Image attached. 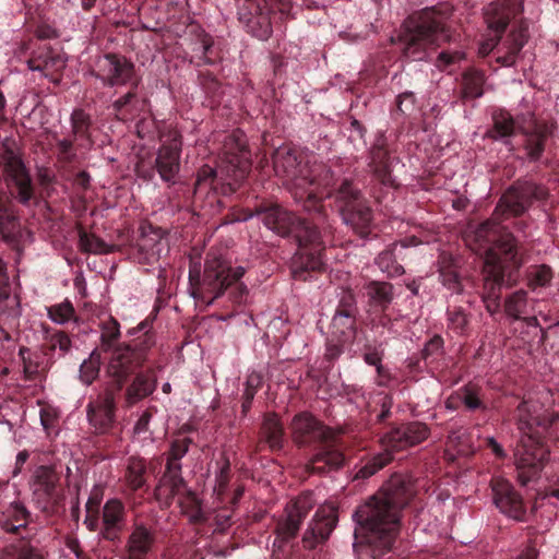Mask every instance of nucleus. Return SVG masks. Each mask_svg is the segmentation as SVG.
Masks as SVG:
<instances>
[{
  "instance_id": "nucleus-1",
  "label": "nucleus",
  "mask_w": 559,
  "mask_h": 559,
  "mask_svg": "<svg viewBox=\"0 0 559 559\" xmlns=\"http://www.w3.org/2000/svg\"><path fill=\"white\" fill-rule=\"evenodd\" d=\"M417 481L394 474L353 514V550L357 559H382L390 554L401 528L402 511L415 498Z\"/></svg>"
},
{
  "instance_id": "nucleus-2",
  "label": "nucleus",
  "mask_w": 559,
  "mask_h": 559,
  "mask_svg": "<svg viewBox=\"0 0 559 559\" xmlns=\"http://www.w3.org/2000/svg\"><path fill=\"white\" fill-rule=\"evenodd\" d=\"M466 245L479 255H484L481 270V299L490 314L501 308V290L512 286L524 264L522 247L516 238L500 223L489 218L469 227L465 234Z\"/></svg>"
},
{
  "instance_id": "nucleus-3",
  "label": "nucleus",
  "mask_w": 559,
  "mask_h": 559,
  "mask_svg": "<svg viewBox=\"0 0 559 559\" xmlns=\"http://www.w3.org/2000/svg\"><path fill=\"white\" fill-rule=\"evenodd\" d=\"M305 190L311 194L300 200L305 211L325 224L328 219L323 198L333 199L335 210L343 223L350 227L360 238H367L373 226V212L359 188L352 179L343 178L340 182L331 168L323 164L310 166L306 175Z\"/></svg>"
},
{
  "instance_id": "nucleus-4",
  "label": "nucleus",
  "mask_w": 559,
  "mask_h": 559,
  "mask_svg": "<svg viewBox=\"0 0 559 559\" xmlns=\"http://www.w3.org/2000/svg\"><path fill=\"white\" fill-rule=\"evenodd\" d=\"M257 213L263 224L282 237H293L298 246L292 259V274L295 280L306 281L311 272L324 269L322 253L325 246L321 235L324 223L312 215V219L297 216L281 204L261 201L257 204Z\"/></svg>"
},
{
  "instance_id": "nucleus-5",
  "label": "nucleus",
  "mask_w": 559,
  "mask_h": 559,
  "mask_svg": "<svg viewBox=\"0 0 559 559\" xmlns=\"http://www.w3.org/2000/svg\"><path fill=\"white\" fill-rule=\"evenodd\" d=\"M558 419V414H548L536 402L523 400L518 405L515 421L522 438L514 457L518 481L522 486L539 478L549 459V450L543 439L549 435V429Z\"/></svg>"
},
{
  "instance_id": "nucleus-6",
  "label": "nucleus",
  "mask_w": 559,
  "mask_h": 559,
  "mask_svg": "<svg viewBox=\"0 0 559 559\" xmlns=\"http://www.w3.org/2000/svg\"><path fill=\"white\" fill-rule=\"evenodd\" d=\"M141 354L134 355L128 347L115 352L106 365V374L110 379L96 397H91L85 411L94 433L118 438L121 429L117 421V399L121 394L130 374L139 367Z\"/></svg>"
},
{
  "instance_id": "nucleus-7",
  "label": "nucleus",
  "mask_w": 559,
  "mask_h": 559,
  "mask_svg": "<svg viewBox=\"0 0 559 559\" xmlns=\"http://www.w3.org/2000/svg\"><path fill=\"white\" fill-rule=\"evenodd\" d=\"M451 15L452 9L447 4L414 12L404 21L397 39L392 40L405 58L423 60L429 47H440L452 40Z\"/></svg>"
},
{
  "instance_id": "nucleus-8",
  "label": "nucleus",
  "mask_w": 559,
  "mask_h": 559,
  "mask_svg": "<svg viewBox=\"0 0 559 559\" xmlns=\"http://www.w3.org/2000/svg\"><path fill=\"white\" fill-rule=\"evenodd\" d=\"M290 432L296 445L316 450L307 464L310 474L325 475L344 466L346 459L336 433L311 413L296 414L290 423Z\"/></svg>"
},
{
  "instance_id": "nucleus-9",
  "label": "nucleus",
  "mask_w": 559,
  "mask_h": 559,
  "mask_svg": "<svg viewBox=\"0 0 559 559\" xmlns=\"http://www.w3.org/2000/svg\"><path fill=\"white\" fill-rule=\"evenodd\" d=\"M243 266H230L219 257L207 258L204 265L202 280L193 287V297L206 305H212L228 288L233 304L241 305L246 301L248 288L239 280L245 275Z\"/></svg>"
},
{
  "instance_id": "nucleus-10",
  "label": "nucleus",
  "mask_w": 559,
  "mask_h": 559,
  "mask_svg": "<svg viewBox=\"0 0 559 559\" xmlns=\"http://www.w3.org/2000/svg\"><path fill=\"white\" fill-rule=\"evenodd\" d=\"M0 176L11 195L22 205L35 198V186L14 139L5 138L0 145Z\"/></svg>"
},
{
  "instance_id": "nucleus-11",
  "label": "nucleus",
  "mask_w": 559,
  "mask_h": 559,
  "mask_svg": "<svg viewBox=\"0 0 559 559\" xmlns=\"http://www.w3.org/2000/svg\"><path fill=\"white\" fill-rule=\"evenodd\" d=\"M32 514L20 501L9 503L0 513V528L19 538L14 546V559H44L37 545L34 544L37 528L31 526Z\"/></svg>"
},
{
  "instance_id": "nucleus-12",
  "label": "nucleus",
  "mask_w": 559,
  "mask_h": 559,
  "mask_svg": "<svg viewBox=\"0 0 559 559\" xmlns=\"http://www.w3.org/2000/svg\"><path fill=\"white\" fill-rule=\"evenodd\" d=\"M272 163L275 175L283 180V185L289 190L294 200L310 195L304 189L307 182L305 178L310 168L304 152L288 144L282 145L274 150Z\"/></svg>"
},
{
  "instance_id": "nucleus-13",
  "label": "nucleus",
  "mask_w": 559,
  "mask_h": 559,
  "mask_svg": "<svg viewBox=\"0 0 559 559\" xmlns=\"http://www.w3.org/2000/svg\"><path fill=\"white\" fill-rule=\"evenodd\" d=\"M292 0H243L238 9V21L253 37L266 40L273 32L272 14L275 10L288 16Z\"/></svg>"
},
{
  "instance_id": "nucleus-14",
  "label": "nucleus",
  "mask_w": 559,
  "mask_h": 559,
  "mask_svg": "<svg viewBox=\"0 0 559 559\" xmlns=\"http://www.w3.org/2000/svg\"><path fill=\"white\" fill-rule=\"evenodd\" d=\"M100 344L95 349H99L100 353L110 354L108 358V362L111 360L112 355L116 350L128 347L132 354L136 355L141 354L142 360L139 364V367H142L144 361L147 358V352L155 345V335L150 330L151 323L148 320L142 321L133 332L140 333L138 337L132 340L130 343H121L117 344L120 338V324L114 317H108L100 324Z\"/></svg>"
},
{
  "instance_id": "nucleus-15",
  "label": "nucleus",
  "mask_w": 559,
  "mask_h": 559,
  "mask_svg": "<svg viewBox=\"0 0 559 559\" xmlns=\"http://www.w3.org/2000/svg\"><path fill=\"white\" fill-rule=\"evenodd\" d=\"M190 442L189 438L174 440L167 453L165 472L154 491L155 498L167 507L186 486L180 461L189 451Z\"/></svg>"
},
{
  "instance_id": "nucleus-16",
  "label": "nucleus",
  "mask_w": 559,
  "mask_h": 559,
  "mask_svg": "<svg viewBox=\"0 0 559 559\" xmlns=\"http://www.w3.org/2000/svg\"><path fill=\"white\" fill-rule=\"evenodd\" d=\"M314 507L311 495H300L290 500L284 508L283 513L277 518L274 534V547L280 550L294 540L304 524V521Z\"/></svg>"
},
{
  "instance_id": "nucleus-17",
  "label": "nucleus",
  "mask_w": 559,
  "mask_h": 559,
  "mask_svg": "<svg viewBox=\"0 0 559 559\" xmlns=\"http://www.w3.org/2000/svg\"><path fill=\"white\" fill-rule=\"evenodd\" d=\"M548 197L549 190L546 186L528 179L518 180L501 197L496 211L500 210L503 214L519 216L534 202H544Z\"/></svg>"
},
{
  "instance_id": "nucleus-18",
  "label": "nucleus",
  "mask_w": 559,
  "mask_h": 559,
  "mask_svg": "<svg viewBox=\"0 0 559 559\" xmlns=\"http://www.w3.org/2000/svg\"><path fill=\"white\" fill-rule=\"evenodd\" d=\"M181 135L177 130L160 131V146L157 150L154 168L163 181L175 183L180 170Z\"/></svg>"
},
{
  "instance_id": "nucleus-19",
  "label": "nucleus",
  "mask_w": 559,
  "mask_h": 559,
  "mask_svg": "<svg viewBox=\"0 0 559 559\" xmlns=\"http://www.w3.org/2000/svg\"><path fill=\"white\" fill-rule=\"evenodd\" d=\"M430 433L428 426L420 421L404 423L391 427L380 437L382 450L391 453L403 451L425 441Z\"/></svg>"
},
{
  "instance_id": "nucleus-20",
  "label": "nucleus",
  "mask_w": 559,
  "mask_h": 559,
  "mask_svg": "<svg viewBox=\"0 0 559 559\" xmlns=\"http://www.w3.org/2000/svg\"><path fill=\"white\" fill-rule=\"evenodd\" d=\"M338 522L337 510L332 506L320 507L309 522L302 538V547L307 550L316 549L324 544L331 536Z\"/></svg>"
},
{
  "instance_id": "nucleus-21",
  "label": "nucleus",
  "mask_w": 559,
  "mask_h": 559,
  "mask_svg": "<svg viewBox=\"0 0 559 559\" xmlns=\"http://www.w3.org/2000/svg\"><path fill=\"white\" fill-rule=\"evenodd\" d=\"M96 76L102 80L105 86L126 85L134 82V64L124 56L106 53L97 62Z\"/></svg>"
},
{
  "instance_id": "nucleus-22",
  "label": "nucleus",
  "mask_w": 559,
  "mask_h": 559,
  "mask_svg": "<svg viewBox=\"0 0 559 559\" xmlns=\"http://www.w3.org/2000/svg\"><path fill=\"white\" fill-rule=\"evenodd\" d=\"M224 156L227 163V173H231L236 182L243 180L251 168V154L242 132L237 131L226 138Z\"/></svg>"
},
{
  "instance_id": "nucleus-23",
  "label": "nucleus",
  "mask_w": 559,
  "mask_h": 559,
  "mask_svg": "<svg viewBox=\"0 0 559 559\" xmlns=\"http://www.w3.org/2000/svg\"><path fill=\"white\" fill-rule=\"evenodd\" d=\"M490 487L493 502L500 512L520 522L525 520L524 500L510 481L500 477L492 478Z\"/></svg>"
},
{
  "instance_id": "nucleus-24",
  "label": "nucleus",
  "mask_w": 559,
  "mask_h": 559,
  "mask_svg": "<svg viewBox=\"0 0 559 559\" xmlns=\"http://www.w3.org/2000/svg\"><path fill=\"white\" fill-rule=\"evenodd\" d=\"M368 158V168L372 180L382 187L396 188L397 186L392 177V158L383 134L377 136L369 150Z\"/></svg>"
},
{
  "instance_id": "nucleus-25",
  "label": "nucleus",
  "mask_w": 559,
  "mask_h": 559,
  "mask_svg": "<svg viewBox=\"0 0 559 559\" xmlns=\"http://www.w3.org/2000/svg\"><path fill=\"white\" fill-rule=\"evenodd\" d=\"M67 59L59 50L48 45H43L33 51L27 61L32 71H39L52 83L59 84L61 73L66 68Z\"/></svg>"
},
{
  "instance_id": "nucleus-26",
  "label": "nucleus",
  "mask_w": 559,
  "mask_h": 559,
  "mask_svg": "<svg viewBox=\"0 0 559 559\" xmlns=\"http://www.w3.org/2000/svg\"><path fill=\"white\" fill-rule=\"evenodd\" d=\"M32 489L34 496L47 504L57 506L62 499L60 475L52 466L36 467L32 477Z\"/></svg>"
},
{
  "instance_id": "nucleus-27",
  "label": "nucleus",
  "mask_w": 559,
  "mask_h": 559,
  "mask_svg": "<svg viewBox=\"0 0 559 559\" xmlns=\"http://www.w3.org/2000/svg\"><path fill=\"white\" fill-rule=\"evenodd\" d=\"M100 539L118 543L126 527L127 512L123 502L117 498L108 499L103 506Z\"/></svg>"
},
{
  "instance_id": "nucleus-28",
  "label": "nucleus",
  "mask_w": 559,
  "mask_h": 559,
  "mask_svg": "<svg viewBox=\"0 0 559 559\" xmlns=\"http://www.w3.org/2000/svg\"><path fill=\"white\" fill-rule=\"evenodd\" d=\"M138 367L133 371V379L126 386L123 392L124 407L130 408L140 401L148 397L157 388V374L156 371L159 367L147 368L143 371L136 372ZM132 376V373L130 374Z\"/></svg>"
},
{
  "instance_id": "nucleus-29",
  "label": "nucleus",
  "mask_w": 559,
  "mask_h": 559,
  "mask_svg": "<svg viewBox=\"0 0 559 559\" xmlns=\"http://www.w3.org/2000/svg\"><path fill=\"white\" fill-rule=\"evenodd\" d=\"M520 133L523 136V150L526 158L536 163L539 162L550 135L548 126L545 122L533 121L527 127H521Z\"/></svg>"
},
{
  "instance_id": "nucleus-30",
  "label": "nucleus",
  "mask_w": 559,
  "mask_h": 559,
  "mask_svg": "<svg viewBox=\"0 0 559 559\" xmlns=\"http://www.w3.org/2000/svg\"><path fill=\"white\" fill-rule=\"evenodd\" d=\"M522 11V3L513 0L491 2L485 10V20L488 28L495 34L502 35L507 29L512 16Z\"/></svg>"
},
{
  "instance_id": "nucleus-31",
  "label": "nucleus",
  "mask_w": 559,
  "mask_h": 559,
  "mask_svg": "<svg viewBox=\"0 0 559 559\" xmlns=\"http://www.w3.org/2000/svg\"><path fill=\"white\" fill-rule=\"evenodd\" d=\"M21 233L20 219L12 202L5 192L0 190V237L9 245L19 242Z\"/></svg>"
},
{
  "instance_id": "nucleus-32",
  "label": "nucleus",
  "mask_w": 559,
  "mask_h": 559,
  "mask_svg": "<svg viewBox=\"0 0 559 559\" xmlns=\"http://www.w3.org/2000/svg\"><path fill=\"white\" fill-rule=\"evenodd\" d=\"M155 543V536L143 524H136L128 537L127 555L122 559H146Z\"/></svg>"
},
{
  "instance_id": "nucleus-33",
  "label": "nucleus",
  "mask_w": 559,
  "mask_h": 559,
  "mask_svg": "<svg viewBox=\"0 0 559 559\" xmlns=\"http://www.w3.org/2000/svg\"><path fill=\"white\" fill-rule=\"evenodd\" d=\"M492 126L486 131V136L508 144L510 139L520 131L513 116L503 108H497L491 114Z\"/></svg>"
},
{
  "instance_id": "nucleus-34",
  "label": "nucleus",
  "mask_w": 559,
  "mask_h": 559,
  "mask_svg": "<svg viewBox=\"0 0 559 559\" xmlns=\"http://www.w3.org/2000/svg\"><path fill=\"white\" fill-rule=\"evenodd\" d=\"M139 81L132 82L130 90L117 98L111 107L117 119L127 121L134 118L144 108L146 100L140 99L136 93Z\"/></svg>"
},
{
  "instance_id": "nucleus-35",
  "label": "nucleus",
  "mask_w": 559,
  "mask_h": 559,
  "mask_svg": "<svg viewBox=\"0 0 559 559\" xmlns=\"http://www.w3.org/2000/svg\"><path fill=\"white\" fill-rule=\"evenodd\" d=\"M356 316L335 312L330 324L331 342L352 344L356 338Z\"/></svg>"
},
{
  "instance_id": "nucleus-36",
  "label": "nucleus",
  "mask_w": 559,
  "mask_h": 559,
  "mask_svg": "<svg viewBox=\"0 0 559 559\" xmlns=\"http://www.w3.org/2000/svg\"><path fill=\"white\" fill-rule=\"evenodd\" d=\"M406 248L404 243H391L376 258V264L389 277H396L404 274L405 270L399 260L402 259L403 250Z\"/></svg>"
},
{
  "instance_id": "nucleus-37",
  "label": "nucleus",
  "mask_w": 559,
  "mask_h": 559,
  "mask_svg": "<svg viewBox=\"0 0 559 559\" xmlns=\"http://www.w3.org/2000/svg\"><path fill=\"white\" fill-rule=\"evenodd\" d=\"M138 259L141 263L151 264L159 259L160 255V235L157 230L150 227V233L142 227L140 238L136 240Z\"/></svg>"
},
{
  "instance_id": "nucleus-38",
  "label": "nucleus",
  "mask_w": 559,
  "mask_h": 559,
  "mask_svg": "<svg viewBox=\"0 0 559 559\" xmlns=\"http://www.w3.org/2000/svg\"><path fill=\"white\" fill-rule=\"evenodd\" d=\"M46 356H48V352L45 348L39 352L32 350L26 346L20 347L19 357L23 365V373L26 381H35L46 371V366L44 365Z\"/></svg>"
},
{
  "instance_id": "nucleus-39",
  "label": "nucleus",
  "mask_w": 559,
  "mask_h": 559,
  "mask_svg": "<svg viewBox=\"0 0 559 559\" xmlns=\"http://www.w3.org/2000/svg\"><path fill=\"white\" fill-rule=\"evenodd\" d=\"M365 289L370 306L385 312L394 298L393 285L389 282L371 281Z\"/></svg>"
},
{
  "instance_id": "nucleus-40",
  "label": "nucleus",
  "mask_w": 559,
  "mask_h": 559,
  "mask_svg": "<svg viewBox=\"0 0 559 559\" xmlns=\"http://www.w3.org/2000/svg\"><path fill=\"white\" fill-rule=\"evenodd\" d=\"M261 440L272 451H280L284 444V428L276 414H266L261 426Z\"/></svg>"
},
{
  "instance_id": "nucleus-41",
  "label": "nucleus",
  "mask_w": 559,
  "mask_h": 559,
  "mask_svg": "<svg viewBox=\"0 0 559 559\" xmlns=\"http://www.w3.org/2000/svg\"><path fill=\"white\" fill-rule=\"evenodd\" d=\"M123 481L132 492L146 486V463L144 459L130 456L127 460Z\"/></svg>"
},
{
  "instance_id": "nucleus-42",
  "label": "nucleus",
  "mask_w": 559,
  "mask_h": 559,
  "mask_svg": "<svg viewBox=\"0 0 559 559\" xmlns=\"http://www.w3.org/2000/svg\"><path fill=\"white\" fill-rule=\"evenodd\" d=\"M486 82L485 73L475 68L466 69L462 74L461 98L476 99L484 95V85Z\"/></svg>"
},
{
  "instance_id": "nucleus-43",
  "label": "nucleus",
  "mask_w": 559,
  "mask_h": 559,
  "mask_svg": "<svg viewBox=\"0 0 559 559\" xmlns=\"http://www.w3.org/2000/svg\"><path fill=\"white\" fill-rule=\"evenodd\" d=\"M527 40V26L521 23L516 29H513L508 39V50L503 56L497 58V62L504 67H511L515 63L518 55Z\"/></svg>"
},
{
  "instance_id": "nucleus-44",
  "label": "nucleus",
  "mask_w": 559,
  "mask_h": 559,
  "mask_svg": "<svg viewBox=\"0 0 559 559\" xmlns=\"http://www.w3.org/2000/svg\"><path fill=\"white\" fill-rule=\"evenodd\" d=\"M447 328L459 336H467L471 333L472 314L461 306L447 309Z\"/></svg>"
},
{
  "instance_id": "nucleus-45",
  "label": "nucleus",
  "mask_w": 559,
  "mask_h": 559,
  "mask_svg": "<svg viewBox=\"0 0 559 559\" xmlns=\"http://www.w3.org/2000/svg\"><path fill=\"white\" fill-rule=\"evenodd\" d=\"M456 400L461 402L466 411H486L487 405L483 400V390L479 385L467 383L456 392Z\"/></svg>"
},
{
  "instance_id": "nucleus-46",
  "label": "nucleus",
  "mask_w": 559,
  "mask_h": 559,
  "mask_svg": "<svg viewBox=\"0 0 559 559\" xmlns=\"http://www.w3.org/2000/svg\"><path fill=\"white\" fill-rule=\"evenodd\" d=\"M393 460V455L385 450L372 455L356 467L354 480H365L373 476Z\"/></svg>"
},
{
  "instance_id": "nucleus-47",
  "label": "nucleus",
  "mask_w": 559,
  "mask_h": 559,
  "mask_svg": "<svg viewBox=\"0 0 559 559\" xmlns=\"http://www.w3.org/2000/svg\"><path fill=\"white\" fill-rule=\"evenodd\" d=\"M503 309L509 318L515 321L522 320L523 314H528L530 300L527 293L520 289L508 295L504 299Z\"/></svg>"
},
{
  "instance_id": "nucleus-48",
  "label": "nucleus",
  "mask_w": 559,
  "mask_h": 559,
  "mask_svg": "<svg viewBox=\"0 0 559 559\" xmlns=\"http://www.w3.org/2000/svg\"><path fill=\"white\" fill-rule=\"evenodd\" d=\"M182 499L180 506L182 512L189 518V521L193 524H203L206 521V516L202 510L201 500L190 489L186 487L181 489Z\"/></svg>"
},
{
  "instance_id": "nucleus-49",
  "label": "nucleus",
  "mask_w": 559,
  "mask_h": 559,
  "mask_svg": "<svg viewBox=\"0 0 559 559\" xmlns=\"http://www.w3.org/2000/svg\"><path fill=\"white\" fill-rule=\"evenodd\" d=\"M193 51L197 52L199 59L195 63L198 67L202 64H214L219 58L213 37L206 33L199 35Z\"/></svg>"
},
{
  "instance_id": "nucleus-50",
  "label": "nucleus",
  "mask_w": 559,
  "mask_h": 559,
  "mask_svg": "<svg viewBox=\"0 0 559 559\" xmlns=\"http://www.w3.org/2000/svg\"><path fill=\"white\" fill-rule=\"evenodd\" d=\"M71 127L74 140H85L88 145L93 144L90 129L92 127L91 116L83 109H74L71 114Z\"/></svg>"
},
{
  "instance_id": "nucleus-51",
  "label": "nucleus",
  "mask_w": 559,
  "mask_h": 559,
  "mask_svg": "<svg viewBox=\"0 0 559 559\" xmlns=\"http://www.w3.org/2000/svg\"><path fill=\"white\" fill-rule=\"evenodd\" d=\"M79 247L81 251L93 254H108L114 252V246L107 245L94 234H88L83 228L79 230Z\"/></svg>"
},
{
  "instance_id": "nucleus-52",
  "label": "nucleus",
  "mask_w": 559,
  "mask_h": 559,
  "mask_svg": "<svg viewBox=\"0 0 559 559\" xmlns=\"http://www.w3.org/2000/svg\"><path fill=\"white\" fill-rule=\"evenodd\" d=\"M102 354L99 349H94L88 358L84 359L80 366V380L91 385L99 376L102 366Z\"/></svg>"
},
{
  "instance_id": "nucleus-53",
  "label": "nucleus",
  "mask_w": 559,
  "mask_h": 559,
  "mask_svg": "<svg viewBox=\"0 0 559 559\" xmlns=\"http://www.w3.org/2000/svg\"><path fill=\"white\" fill-rule=\"evenodd\" d=\"M199 83L211 102V106L221 102L223 90L218 80L209 71L199 73Z\"/></svg>"
},
{
  "instance_id": "nucleus-54",
  "label": "nucleus",
  "mask_w": 559,
  "mask_h": 559,
  "mask_svg": "<svg viewBox=\"0 0 559 559\" xmlns=\"http://www.w3.org/2000/svg\"><path fill=\"white\" fill-rule=\"evenodd\" d=\"M48 318L57 324H66L74 318L75 310L71 301L64 300L47 308Z\"/></svg>"
},
{
  "instance_id": "nucleus-55",
  "label": "nucleus",
  "mask_w": 559,
  "mask_h": 559,
  "mask_svg": "<svg viewBox=\"0 0 559 559\" xmlns=\"http://www.w3.org/2000/svg\"><path fill=\"white\" fill-rule=\"evenodd\" d=\"M46 340L48 345L44 348L48 352V355L58 348L61 356H66L72 348V341L64 331H56L49 334Z\"/></svg>"
},
{
  "instance_id": "nucleus-56",
  "label": "nucleus",
  "mask_w": 559,
  "mask_h": 559,
  "mask_svg": "<svg viewBox=\"0 0 559 559\" xmlns=\"http://www.w3.org/2000/svg\"><path fill=\"white\" fill-rule=\"evenodd\" d=\"M465 57V52L462 50H443L437 56L435 66L440 71L451 73L452 68L464 60Z\"/></svg>"
},
{
  "instance_id": "nucleus-57",
  "label": "nucleus",
  "mask_w": 559,
  "mask_h": 559,
  "mask_svg": "<svg viewBox=\"0 0 559 559\" xmlns=\"http://www.w3.org/2000/svg\"><path fill=\"white\" fill-rule=\"evenodd\" d=\"M554 273L548 265H537L528 271V285L532 288L548 286L552 280Z\"/></svg>"
},
{
  "instance_id": "nucleus-58",
  "label": "nucleus",
  "mask_w": 559,
  "mask_h": 559,
  "mask_svg": "<svg viewBox=\"0 0 559 559\" xmlns=\"http://www.w3.org/2000/svg\"><path fill=\"white\" fill-rule=\"evenodd\" d=\"M98 501H94L92 498L86 503V516L84 519V525L90 532H98L100 537L102 528V515L99 514Z\"/></svg>"
},
{
  "instance_id": "nucleus-59",
  "label": "nucleus",
  "mask_w": 559,
  "mask_h": 559,
  "mask_svg": "<svg viewBox=\"0 0 559 559\" xmlns=\"http://www.w3.org/2000/svg\"><path fill=\"white\" fill-rule=\"evenodd\" d=\"M216 180V171L209 165L202 166L197 175V179L194 182V192L198 193L202 190H210L214 188V182Z\"/></svg>"
},
{
  "instance_id": "nucleus-60",
  "label": "nucleus",
  "mask_w": 559,
  "mask_h": 559,
  "mask_svg": "<svg viewBox=\"0 0 559 559\" xmlns=\"http://www.w3.org/2000/svg\"><path fill=\"white\" fill-rule=\"evenodd\" d=\"M444 354V340L441 335H433L424 346L421 358L428 360L430 357Z\"/></svg>"
},
{
  "instance_id": "nucleus-61",
  "label": "nucleus",
  "mask_w": 559,
  "mask_h": 559,
  "mask_svg": "<svg viewBox=\"0 0 559 559\" xmlns=\"http://www.w3.org/2000/svg\"><path fill=\"white\" fill-rule=\"evenodd\" d=\"M335 312L357 316L358 309L356 305V298L350 290H342Z\"/></svg>"
},
{
  "instance_id": "nucleus-62",
  "label": "nucleus",
  "mask_w": 559,
  "mask_h": 559,
  "mask_svg": "<svg viewBox=\"0 0 559 559\" xmlns=\"http://www.w3.org/2000/svg\"><path fill=\"white\" fill-rule=\"evenodd\" d=\"M440 278L442 285L449 290H452L455 294L463 293L462 277L459 270L440 273Z\"/></svg>"
},
{
  "instance_id": "nucleus-63",
  "label": "nucleus",
  "mask_w": 559,
  "mask_h": 559,
  "mask_svg": "<svg viewBox=\"0 0 559 559\" xmlns=\"http://www.w3.org/2000/svg\"><path fill=\"white\" fill-rule=\"evenodd\" d=\"M154 130H157L158 138L160 139V131L166 132L164 130V127L162 128L155 120L153 119H141L136 123V133L139 138L146 139L151 136V133H153Z\"/></svg>"
},
{
  "instance_id": "nucleus-64",
  "label": "nucleus",
  "mask_w": 559,
  "mask_h": 559,
  "mask_svg": "<svg viewBox=\"0 0 559 559\" xmlns=\"http://www.w3.org/2000/svg\"><path fill=\"white\" fill-rule=\"evenodd\" d=\"M380 405V411L374 409L373 413L376 417V421L379 424L385 423L392 415L391 408L393 405L392 397L389 395H382L378 402Z\"/></svg>"
}]
</instances>
